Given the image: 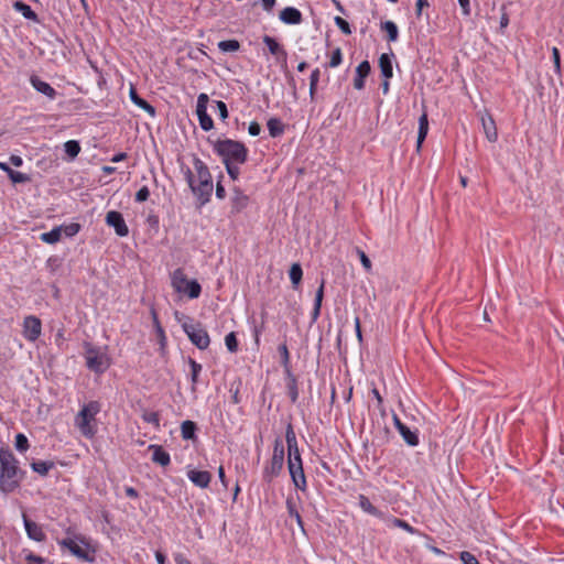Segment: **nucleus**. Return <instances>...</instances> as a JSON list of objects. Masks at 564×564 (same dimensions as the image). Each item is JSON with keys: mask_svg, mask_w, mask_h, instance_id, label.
<instances>
[{"mask_svg": "<svg viewBox=\"0 0 564 564\" xmlns=\"http://www.w3.org/2000/svg\"><path fill=\"white\" fill-rule=\"evenodd\" d=\"M193 163L197 182L194 180L193 172L189 167L185 171V177L193 194L197 197L199 205L202 206L210 199L213 193V180L207 165L199 158L195 156Z\"/></svg>", "mask_w": 564, "mask_h": 564, "instance_id": "1", "label": "nucleus"}, {"mask_svg": "<svg viewBox=\"0 0 564 564\" xmlns=\"http://www.w3.org/2000/svg\"><path fill=\"white\" fill-rule=\"evenodd\" d=\"M24 473L10 449L0 451V490L4 494L14 491L23 479Z\"/></svg>", "mask_w": 564, "mask_h": 564, "instance_id": "2", "label": "nucleus"}, {"mask_svg": "<svg viewBox=\"0 0 564 564\" xmlns=\"http://www.w3.org/2000/svg\"><path fill=\"white\" fill-rule=\"evenodd\" d=\"M174 318L177 323L181 324L184 333L187 335L193 345H195L200 350L208 348L210 338L207 330L200 323H195L189 316L178 311L174 312Z\"/></svg>", "mask_w": 564, "mask_h": 564, "instance_id": "3", "label": "nucleus"}, {"mask_svg": "<svg viewBox=\"0 0 564 564\" xmlns=\"http://www.w3.org/2000/svg\"><path fill=\"white\" fill-rule=\"evenodd\" d=\"M213 148L221 158L224 164H243L248 159V149L243 143L236 140H217L214 142Z\"/></svg>", "mask_w": 564, "mask_h": 564, "instance_id": "4", "label": "nucleus"}, {"mask_svg": "<svg viewBox=\"0 0 564 564\" xmlns=\"http://www.w3.org/2000/svg\"><path fill=\"white\" fill-rule=\"evenodd\" d=\"M101 405L98 401H90L83 405L76 414L74 423L83 436L93 438L97 433L96 415L100 412Z\"/></svg>", "mask_w": 564, "mask_h": 564, "instance_id": "5", "label": "nucleus"}, {"mask_svg": "<svg viewBox=\"0 0 564 564\" xmlns=\"http://www.w3.org/2000/svg\"><path fill=\"white\" fill-rule=\"evenodd\" d=\"M171 284L176 292L187 294L189 299H197L202 292L199 283L196 280L188 281L183 269L173 271Z\"/></svg>", "mask_w": 564, "mask_h": 564, "instance_id": "6", "label": "nucleus"}, {"mask_svg": "<svg viewBox=\"0 0 564 564\" xmlns=\"http://www.w3.org/2000/svg\"><path fill=\"white\" fill-rule=\"evenodd\" d=\"M284 465V446L281 440H275L273 455L270 463L263 469V479L271 482L278 477Z\"/></svg>", "mask_w": 564, "mask_h": 564, "instance_id": "7", "label": "nucleus"}, {"mask_svg": "<svg viewBox=\"0 0 564 564\" xmlns=\"http://www.w3.org/2000/svg\"><path fill=\"white\" fill-rule=\"evenodd\" d=\"M85 359L87 368L96 373H104L110 367L107 354L90 345H86Z\"/></svg>", "mask_w": 564, "mask_h": 564, "instance_id": "8", "label": "nucleus"}, {"mask_svg": "<svg viewBox=\"0 0 564 564\" xmlns=\"http://www.w3.org/2000/svg\"><path fill=\"white\" fill-rule=\"evenodd\" d=\"M209 98L206 94L202 93L197 97L196 115L198 117L199 126L204 131H209L214 127V121L207 113V104Z\"/></svg>", "mask_w": 564, "mask_h": 564, "instance_id": "9", "label": "nucleus"}, {"mask_svg": "<svg viewBox=\"0 0 564 564\" xmlns=\"http://www.w3.org/2000/svg\"><path fill=\"white\" fill-rule=\"evenodd\" d=\"M24 338L29 341H35L42 334V323L41 319L34 315H29L23 321V332Z\"/></svg>", "mask_w": 564, "mask_h": 564, "instance_id": "10", "label": "nucleus"}, {"mask_svg": "<svg viewBox=\"0 0 564 564\" xmlns=\"http://www.w3.org/2000/svg\"><path fill=\"white\" fill-rule=\"evenodd\" d=\"M62 547L67 549L74 556L84 560L91 561L93 557L89 556V551L87 545L83 544V541H77L76 539H64L59 542Z\"/></svg>", "mask_w": 564, "mask_h": 564, "instance_id": "11", "label": "nucleus"}, {"mask_svg": "<svg viewBox=\"0 0 564 564\" xmlns=\"http://www.w3.org/2000/svg\"><path fill=\"white\" fill-rule=\"evenodd\" d=\"M106 224L109 227H112L116 234L120 237H126L129 234L128 226L123 219L121 213L117 210H110L106 215Z\"/></svg>", "mask_w": 564, "mask_h": 564, "instance_id": "12", "label": "nucleus"}, {"mask_svg": "<svg viewBox=\"0 0 564 564\" xmlns=\"http://www.w3.org/2000/svg\"><path fill=\"white\" fill-rule=\"evenodd\" d=\"M393 423L400 435L409 446H416L419 444V436L415 431H411L397 414H393Z\"/></svg>", "mask_w": 564, "mask_h": 564, "instance_id": "13", "label": "nucleus"}, {"mask_svg": "<svg viewBox=\"0 0 564 564\" xmlns=\"http://www.w3.org/2000/svg\"><path fill=\"white\" fill-rule=\"evenodd\" d=\"M22 518L29 539L34 540L36 542L45 541L46 534L44 533L42 527L36 522L30 520L25 513L22 514Z\"/></svg>", "mask_w": 564, "mask_h": 564, "instance_id": "14", "label": "nucleus"}, {"mask_svg": "<svg viewBox=\"0 0 564 564\" xmlns=\"http://www.w3.org/2000/svg\"><path fill=\"white\" fill-rule=\"evenodd\" d=\"M263 43L267 45L270 54L275 56L278 62L286 63L288 53L274 37L264 35Z\"/></svg>", "mask_w": 564, "mask_h": 564, "instance_id": "15", "label": "nucleus"}, {"mask_svg": "<svg viewBox=\"0 0 564 564\" xmlns=\"http://www.w3.org/2000/svg\"><path fill=\"white\" fill-rule=\"evenodd\" d=\"M187 477L199 488H207L212 480V474L207 470L191 469L187 471Z\"/></svg>", "mask_w": 564, "mask_h": 564, "instance_id": "16", "label": "nucleus"}, {"mask_svg": "<svg viewBox=\"0 0 564 564\" xmlns=\"http://www.w3.org/2000/svg\"><path fill=\"white\" fill-rule=\"evenodd\" d=\"M481 124L489 142H496L498 138L495 120L489 113L481 115Z\"/></svg>", "mask_w": 564, "mask_h": 564, "instance_id": "17", "label": "nucleus"}, {"mask_svg": "<svg viewBox=\"0 0 564 564\" xmlns=\"http://www.w3.org/2000/svg\"><path fill=\"white\" fill-rule=\"evenodd\" d=\"M149 451L152 452V462L153 463H155L162 467L170 465V463H171L170 454L166 451H164L162 446L152 444L149 446Z\"/></svg>", "mask_w": 564, "mask_h": 564, "instance_id": "18", "label": "nucleus"}, {"mask_svg": "<svg viewBox=\"0 0 564 564\" xmlns=\"http://www.w3.org/2000/svg\"><path fill=\"white\" fill-rule=\"evenodd\" d=\"M279 18L285 24H300L302 22V13L294 7L284 8Z\"/></svg>", "mask_w": 564, "mask_h": 564, "instance_id": "19", "label": "nucleus"}, {"mask_svg": "<svg viewBox=\"0 0 564 564\" xmlns=\"http://www.w3.org/2000/svg\"><path fill=\"white\" fill-rule=\"evenodd\" d=\"M371 70L370 64L368 61L361 62L356 68V77L354 79V87L358 90L364 89L365 87V78L369 75Z\"/></svg>", "mask_w": 564, "mask_h": 564, "instance_id": "20", "label": "nucleus"}, {"mask_svg": "<svg viewBox=\"0 0 564 564\" xmlns=\"http://www.w3.org/2000/svg\"><path fill=\"white\" fill-rule=\"evenodd\" d=\"M31 84L34 87V89L50 99H54L56 96V90L46 82L40 79L36 76L31 77Z\"/></svg>", "mask_w": 564, "mask_h": 564, "instance_id": "21", "label": "nucleus"}, {"mask_svg": "<svg viewBox=\"0 0 564 564\" xmlns=\"http://www.w3.org/2000/svg\"><path fill=\"white\" fill-rule=\"evenodd\" d=\"M292 481L294 486L300 490H305L306 488V478L304 475L303 466L294 467V465L289 468Z\"/></svg>", "mask_w": 564, "mask_h": 564, "instance_id": "22", "label": "nucleus"}, {"mask_svg": "<svg viewBox=\"0 0 564 564\" xmlns=\"http://www.w3.org/2000/svg\"><path fill=\"white\" fill-rule=\"evenodd\" d=\"M129 96H130V99L131 101L138 106L139 108L143 109L147 113H149L151 117H154L155 116V108L150 105L147 100H144L143 98H141L138 94H137V90L131 87L130 88V93H129Z\"/></svg>", "mask_w": 564, "mask_h": 564, "instance_id": "23", "label": "nucleus"}, {"mask_svg": "<svg viewBox=\"0 0 564 564\" xmlns=\"http://www.w3.org/2000/svg\"><path fill=\"white\" fill-rule=\"evenodd\" d=\"M285 441L288 445L289 457L300 455L296 435L291 424H289L286 427Z\"/></svg>", "mask_w": 564, "mask_h": 564, "instance_id": "24", "label": "nucleus"}, {"mask_svg": "<svg viewBox=\"0 0 564 564\" xmlns=\"http://www.w3.org/2000/svg\"><path fill=\"white\" fill-rule=\"evenodd\" d=\"M232 209L237 213L241 212L249 204V197L240 189H235L231 197Z\"/></svg>", "mask_w": 564, "mask_h": 564, "instance_id": "25", "label": "nucleus"}, {"mask_svg": "<svg viewBox=\"0 0 564 564\" xmlns=\"http://www.w3.org/2000/svg\"><path fill=\"white\" fill-rule=\"evenodd\" d=\"M379 67L384 78L390 79L393 76L392 61L389 54L383 53L380 55Z\"/></svg>", "mask_w": 564, "mask_h": 564, "instance_id": "26", "label": "nucleus"}, {"mask_svg": "<svg viewBox=\"0 0 564 564\" xmlns=\"http://www.w3.org/2000/svg\"><path fill=\"white\" fill-rule=\"evenodd\" d=\"M429 131V120L426 112H423L419 118V131H417V149L421 148L423 141L425 140Z\"/></svg>", "mask_w": 564, "mask_h": 564, "instance_id": "27", "label": "nucleus"}, {"mask_svg": "<svg viewBox=\"0 0 564 564\" xmlns=\"http://www.w3.org/2000/svg\"><path fill=\"white\" fill-rule=\"evenodd\" d=\"M324 288H325V280L322 279L321 284L315 294L314 308L312 312V318L314 321L317 319V317L319 316V313H321L322 301L324 297Z\"/></svg>", "mask_w": 564, "mask_h": 564, "instance_id": "28", "label": "nucleus"}, {"mask_svg": "<svg viewBox=\"0 0 564 564\" xmlns=\"http://www.w3.org/2000/svg\"><path fill=\"white\" fill-rule=\"evenodd\" d=\"M13 8L20 12L25 19L31 21H37L36 13L31 9L30 6L25 4L22 1H15L13 3Z\"/></svg>", "mask_w": 564, "mask_h": 564, "instance_id": "29", "label": "nucleus"}, {"mask_svg": "<svg viewBox=\"0 0 564 564\" xmlns=\"http://www.w3.org/2000/svg\"><path fill=\"white\" fill-rule=\"evenodd\" d=\"M196 423L193 421H184L181 424V435L183 440H194L195 438V432H196Z\"/></svg>", "mask_w": 564, "mask_h": 564, "instance_id": "30", "label": "nucleus"}, {"mask_svg": "<svg viewBox=\"0 0 564 564\" xmlns=\"http://www.w3.org/2000/svg\"><path fill=\"white\" fill-rule=\"evenodd\" d=\"M62 237V227H55L51 231L43 232L40 237V239L43 242L53 245L61 240Z\"/></svg>", "mask_w": 564, "mask_h": 564, "instance_id": "31", "label": "nucleus"}, {"mask_svg": "<svg viewBox=\"0 0 564 564\" xmlns=\"http://www.w3.org/2000/svg\"><path fill=\"white\" fill-rule=\"evenodd\" d=\"M359 507L367 513L381 517V512L370 502V500L365 495H359Z\"/></svg>", "mask_w": 564, "mask_h": 564, "instance_id": "32", "label": "nucleus"}, {"mask_svg": "<svg viewBox=\"0 0 564 564\" xmlns=\"http://www.w3.org/2000/svg\"><path fill=\"white\" fill-rule=\"evenodd\" d=\"M269 133L272 138L281 135L284 131L283 123L278 118H271L267 122Z\"/></svg>", "mask_w": 564, "mask_h": 564, "instance_id": "33", "label": "nucleus"}, {"mask_svg": "<svg viewBox=\"0 0 564 564\" xmlns=\"http://www.w3.org/2000/svg\"><path fill=\"white\" fill-rule=\"evenodd\" d=\"M188 365L191 367V381H192V390H196V384L198 382V376L203 369L202 365L198 364L196 360L189 358Z\"/></svg>", "mask_w": 564, "mask_h": 564, "instance_id": "34", "label": "nucleus"}, {"mask_svg": "<svg viewBox=\"0 0 564 564\" xmlns=\"http://www.w3.org/2000/svg\"><path fill=\"white\" fill-rule=\"evenodd\" d=\"M290 280L294 289H297L303 276V270L299 263H293L289 271Z\"/></svg>", "mask_w": 564, "mask_h": 564, "instance_id": "35", "label": "nucleus"}, {"mask_svg": "<svg viewBox=\"0 0 564 564\" xmlns=\"http://www.w3.org/2000/svg\"><path fill=\"white\" fill-rule=\"evenodd\" d=\"M31 467H32L33 471L40 474L41 476H45V475H47L50 469H52L54 467V464L52 462L39 460V462H33L31 464Z\"/></svg>", "mask_w": 564, "mask_h": 564, "instance_id": "36", "label": "nucleus"}, {"mask_svg": "<svg viewBox=\"0 0 564 564\" xmlns=\"http://www.w3.org/2000/svg\"><path fill=\"white\" fill-rule=\"evenodd\" d=\"M381 29L387 32L388 40L390 42L397 41L399 32H398V26L394 22L386 21L381 24Z\"/></svg>", "mask_w": 564, "mask_h": 564, "instance_id": "37", "label": "nucleus"}, {"mask_svg": "<svg viewBox=\"0 0 564 564\" xmlns=\"http://www.w3.org/2000/svg\"><path fill=\"white\" fill-rule=\"evenodd\" d=\"M286 509L291 518L295 519L296 523L303 529V521L295 508V503L292 498L286 499Z\"/></svg>", "mask_w": 564, "mask_h": 564, "instance_id": "38", "label": "nucleus"}, {"mask_svg": "<svg viewBox=\"0 0 564 564\" xmlns=\"http://www.w3.org/2000/svg\"><path fill=\"white\" fill-rule=\"evenodd\" d=\"M319 77H321L319 68H315L311 73V76H310V96H311V99H314L315 91H316V88H317V84L319 82Z\"/></svg>", "mask_w": 564, "mask_h": 564, "instance_id": "39", "label": "nucleus"}, {"mask_svg": "<svg viewBox=\"0 0 564 564\" xmlns=\"http://www.w3.org/2000/svg\"><path fill=\"white\" fill-rule=\"evenodd\" d=\"M240 47L239 42L236 40H227V41H220L218 43V48L221 52H236Z\"/></svg>", "mask_w": 564, "mask_h": 564, "instance_id": "40", "label": "nucleus"}, {"mask_svg": "<svg viewBox=\"0 0 564 564\" xmlns=\"http://www.w3.org/2000/svg\"><path fill=\"white\" fill-rule=\"evenodd\" d=\"M64 149H65V152L70 156V158H76L78 155V153L80 152V145L77 141L75 140H69L67 142L64 143Z\"/></svg>", "mask_w": 564, "mask_h": 564, "instance_id": "41", "label": "nucleus"}, {"mask_svg": "<svg viewBox=\"0 0 564 564\" xmlns=\"http://www.w3.org/2000/svg\"><path fill=\"white\" fill-rule=\"evenodd\" d=\"M225 345L230 352H236L238 350V340L235 332H230L226 335Z\"/></svg>", "mask_w": 564, "mask_h": 564, "instance_id": "42", "label": "nucleus"}, {"mask_svg": "<svg viewBox=\"0 0 564 564\" xmlns=\"http://www.w3.org/2000/svg\"><path fill=\"white\" fill-rule=\"evenodd\" d=\"M142 419L150 424H153L156 429L160 427V419L158 412L144 411Z\"/></svg>", "mask_w": 564, "mask_h": 564, "instance_id": "43", "label": "nucleus"}, {"mask_svg": "<svg viewBox=\"0 0 564 564\" xmlns=\"http://www.w3.org/2000/svg\"><path fill=\"white\" fill-rule=\"evenodd\" d=\"M341 61H343L341 50L339 47H336L332 53L328 66L332 68H335L341 64Z\"/></svg>", "mask_w": 564, "mask_h": 564, "instance_id": "44", "label": "nucleus"}, {"mask_svg": "<svg viewBox=\"0 0 564 564\" xmlns=\"http://www.w3.org/2000/svg\"><path fill=\"white\" fill-rule=\"evenodd\" d=\"M9 178L14 183H26L30 181V177L29 175L24 174V173H21V172H17L14 170H11L10 173L8 174Z\"/></svg>", "mask_w": 564, "mask_h": 564, "instance_id": "45", "label": "nucleus"}, {"mask_svg": "<svg viewBox=\"0 0 564 564\" xmlns=\"http://www.w3.org/2000/svg\"><path fill=\"white\" fill-rule=\"evenodd\" d=\"M61 227H62V234L64 232V235L67 237H73V236L77 235L80 230V225L77 223H72L66 226H61Z\"/></svg>", "mask_w": 564, "mask_h": 564, "instance_id": "46", "label": "nucleus"}, {"mask_svg": "<svg viewBox=\"0 0 564 564\" xmlns=\"http://www.w3.org/2000/svg\"><path fill=\"white\" fill-rule=\"evenodd\" d=\"M15 448L19 451V452H25L28 448H29V441L26 438V436L22 433H19L17 436H15Z\"/></svg>", "mask_w": 564, "mask_h": 564, "instance_id": "47", "label": "nucleus"}, {"mask_svg": "<svg viewBox=\"0 0 564 564\" xmlns=\"http://www.w3.org/2000/svg\"><path fill=\"white\" fill-rule=\"evenodd\" d=\"M334 22L344 34H346V35L351 34V29L349 26V23L345 19H343L340 17H335Z\"/></svg>", "mask_w": 564, "mask_h": 564, "instance_id": "48", "label": "nucleus"}, {"mask_svg": "<svg viewBox=\"0 0 564 564\" xmlns=\"http://www.w3.org/2000/svg\"><path fill=\"white\" fill-rule=\"evenodd\" d=\"M391 523L392 525L397 527V528H400V529H403L405 531H408L409 533L413 534L415 533V530L413 527H411L408 522H405L404 520L402 519H399V518H393L391 520Z\"/></svg>", "mask_w": 564, "mask_h": 564, "instance_id": "49", "label": "nucleus"}, {"mask_svg": "<svg viewBox=\"0 0 564 564\" xmlns=\"http://www.w3.org/2000/svg\"><path fill=\"white\" fill-rule=\"evenodd\" d=\"M239 165L240 164H236V163L225 164L228 175L234 181H236L239 177V174H240Z\"/></svg>", "mask_w": 564, "mask_h": 564, "instance_id": "50", "label": "nucleus"}, {"mask_svg": "<svg viewBox=\"0 0 564 564\" xmlns=\"http://www.w3.org/2000/svg\"><path fill=\"white\" fill-rule=\"evenodd\" d=\"M357 253L359 256L362 267L366 269L367 272H370L371 268H372L370 259L367 257V254L361 249H357Z\"/></svg>", "mask_w": 564, "mask_h": 564, "instance_id": "51", "label": "nucleus"}, {"mask_svg": "<svg viewBox=\"0 0 564 564\" xmlns=\"http://www.w3.org/2000/svg\"><path fill=\"white\" fill-rule=\"evenodd\" d=\"M460 560L464 564H479L476 556L467 551L460 553Z\"/></svg>", "mask_w": 564, "mask_h": 564, "instance_id": "52", "label": "nucleus"}, {"mask_svg": "<svg viewBox=\"0 0 564 564\" xmlns=\"http://www.w3.org/2000/svg\"><path fill=\"white\" fill-rule=\"evenodd\" d=\"M150 196V191L147 186H142L137 193H135V200L138 203L145 202Z\"/></svg>", "mask_w": 564, "mask_h": 564, "instance_id": "53", "label": "nucleus"}, {"mask_svg": "<svg viewBox=\"0 0 564 564\" xmlns=\"http://www.w3.org/2000/svg\"><path fill=\"white\" fill-rule=\"evenodd\" d=\"M552 57H553L555 72L557 74H560L561 73V56H560V51L557 50V47L552 48Z\"/></svg>", "mask_w": 564, "mask_h": 564, "instance_id": "54", "label": "nucleus"}, {"mask_svg": "<svg viewBox=\"0 0 564 564\" xmlns=\"http://www.w3.org/2000/svg\"><path fill=\"white\" fill-rule=\"evenodd\" d=\"M279 352L281 355V358H282V365L284 367H288L289 362H290V354H289V350H288V347L286 345H281L279 347Z\"/></svg>", "mask_w": 564, "mask_h": 564, "instance_id": "55", "label": "nucleus"}, {"mask_svg": "<svg viewBox=\"0 0 564 564\" xmlns=\"http://www.w3.org/2000/svg\"><path fill=\"white\" fill-rule=\"evenodd\" d=\"M216 108L218 110L219 117L225 120L228 117V109L224 101L217 100Z\"/></svg>", "mask_w": 564, "mask_h": 564, "instance_id": "56", "label": "nucleus"}, {"mask_svg": "<svg viewBox=\"0 0 564 564\" xmlns=\"http://www.w3.org/2000/svg\"><path fill=\"white\" fill-rule=\"evenodd\" d=\"M248 132L252 137L259 135L260 132H261L260 124L258 122H256V121L250 122L249 128H248Z\"/></svg>", "mask_w": 564, "mask_h": 564, "instance_id": "57", "label": "nucleus"}, {"mask_svg": "<svg viewBox=\"0 0 564 564\" xmlns=\"http://www.w3.org/2000/svg\"><path fill=\"white\" fill-rule=\"evenodd\" d=\"M430 3L427 0H417L415 4V14L416 17H420L422 14V10L425 7H429Z\"/></svg>", "mask_w": 564, "mask_h": 564, "instance_id": "58", "label": "nucleus"}, {"mask_svg": "<svg viewBox=\"0 0 564 564\" xmlns=\"http://www.w3.org/2000/svg\"><path fill=\"white\" fill-rule=\"evenodd\" d=\"M458 3L462 8V12L464 15L468 17L470 14V3L469 0H458Z\"/></svg>", "mask_w": 564, "mask_h": 564, "instance_id": "59", "label": "nucleus"}, {"mask_svg": "<svg viewBox=\"0 0 564 564\" xmlns=\"http://www.w3.org/2000/svg\"><path fill=\"white\" fill-rule=\"evenodd\" d=\"M508 24H509V18H508V14L506 12V7L503 6L501 8L500 28L505 29V28L508 26Z\"/></svg>", "mask_w": 564, "mask_h": 564, "instance_id": "60", "label": "nucleus"}, {"mask_svg": "<svg viewBox=\"0 0 564 564\" xmlns=\"http://www.w3.org/2000/svg\"><path fill=\"white\" fill-rule=\"evenodd\" d=\"M292 465H294V467L302 466L301 455L289 457L288 467L291 468Z\"/></svg>", "mask_w": 564, "mask_h": 564, "instance_id": "61", "label": "nucleus"}, {"mask_svg": "<svg viewBox=\"0 0 564 564\" xmlns=\"http://www.w3.org/2000/svg\"><path fill=\"white\" fill-rule=\"evenodd\" d=\"M26 560L31 564H43L44 563V560L41 556L34 555V554L28 555Z\"/></svg>", "mask_w": 564, "mask_h": 564, "instance_id": "62", "label": "nucleus"}, {"mask_svg": "<svg viewBox=\"0 0 564 564\" xmlns=\"http://www.w3.org/2000/svg\"><path fill=\"white\" fill-rule=\"evenodd\" d=\"M216 196L219 199H224L225 196H226V191H225L224 186L220 183H218L217 186H216Z\"/></svg>", "mask_w": 564, "mask_h": 564, "instance_id": "63", "label": "nucleus"}, {"mask_svg": "<svg viewBox=\"0 0 564 564\" xmlns=\"http://www.w3.org/2000/svg\"><path fill=\"white\" fill-rule=\"evenodd\" d=\"M176 564H192L187 558H185L182 554H176L175 557Z\"/></svg>", "mask_w": 564, "mask_h": 564, "instance_id": "64", "label": "nucleus"}]
</instances>
